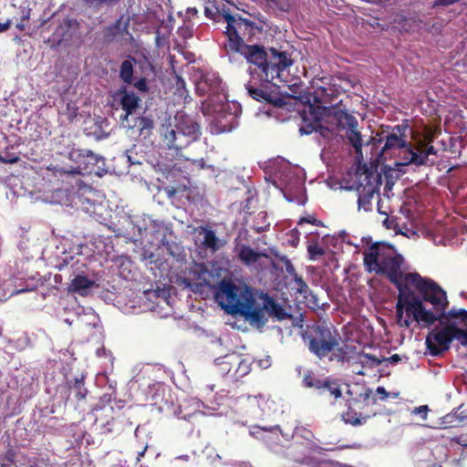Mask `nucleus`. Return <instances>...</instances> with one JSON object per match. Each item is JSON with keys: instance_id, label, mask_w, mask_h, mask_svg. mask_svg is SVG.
<instances>
[{"instance_id": "052dcab7", "label": "nucleus", "mask_w": 467, "mask_h": 467, "mask_svg": "<svg viewBox=\"0 0 467 467\" xmlns=\"http://www.w3.org/2000/svg\"><path fill=\"white\" fill-rule=\"evenodd\" d=\"M10 26H11V21L10 20H7L4 24L0 23V32H4V31L7 30L10 27Z\"/></svg>"}, {"instance_id": "09e8293b", "label": "nucleus", "mask_w": 467, "mask_h": 467, "mask_svg": "<svg viewBox=\"0 0 467 467\" xmlns=\"http://www.w3.org/2000/svg\"><path fill=\"white\" fill-rule=\"evenodd\" d=\"M29 21L28 16H22L21 20L16 24V28L19 31H24Z\"/></svg>"}, {"instance_id": "39448f33", "label": "nucleus", "mask_w": 467, "mask_h": 467, "mask_svg": "<svg viewBox=\"0 0 467 467\" xmlns=\"http://www.w3.org/2000/svg\"><path fill=\"white\" fill-rule=\"evenodd\" d=\"M363 264L368 273L385 275L401 295L408 286L407 275L401 269L404 257L393 245L376 242L362 253Z\"/></svg>"}, {"instance_id": "9b49d317", "label": "nucleus", "mask_w": 467, "mask_h": 467, "mask_svg": "<svg viewBox=\"0 0 467 467\" xmlns=\"http://www.w3.org/2000/svg\"><path fill=\"white\" fill-rule=\"evenodd\" d=\"M371 393L370 389H365L356 397L348 399V410L342 413V420L346 423L359 426L375 415L371 407L376 403V399L371 397Z\"/></svg>"}, {"instance_id": "ea45409f", "label": "nucleus", "mask_w": 467, "mask_h": 467, "mask_svg": "<svg viewBox=\"0 0 467 467\" xmlns=\"http://www.w3.org/2000/svg\"><path fill=\"white\" fill-rule=\"evenodd\" d=\"M314 122H311V123H306L303 126L300 127L299 129V132L303 135H309L311 134L313 131H317V123L319 121V118L315 115L314 116Z\"/></svg>"}, {"instance_id": "6e6552de", "label": "nucleus", "mask_w": 467, "mask_h": 467, "mask_svg": "<svg viewBox=\"0 0 467 467\" xmlns=\"http://www.w3.org/2000/svg\"><path fill=\"white\" fill-rule=\"evenodd\" d=\"M304 339L308 350L320 360L328 358L329 361L344 362L348 358L338 332L325 324L308 327Z\"/></svg>"}, {"instance_id": "393cba45", "label": "nucleus", "mask_w": 467, "mask_h": 467, "mask_svg": "<svg viewBox=\"0 0 467 467\" xmlns=\"http://www.w3.org/2000/svg\"><path fill=\"white\" fill-rule=\"evenodd\" d=\"M95 281L88 279L86 275H78L70 285V289L82 296L88 295L89 288L94 286Z\"/></svg>"}, {"instance_id": "1a4fd4ad", "label": "nucleus", "mask_w": 467, "mask_h": 467, "mask_svg": "<svg viewBox=\"0 0 467 467\" xmlns=\"http://www.w3.org/2000/svg\"><path fill=\"white\" fill-rule=\"evenodd\" d=\"M441 328L432 329L426 337V346L431 356L437 357L449 350L451 343L456 339L463 347H467V328H460L459 319H443Z\"/></svg>"}, {"instance_id": "c85d7f7f", "label": "nucleus", "mask_w": 467, "mask_h": 467, "mask_svg": "<svg viewBox=\"0 0 467 467\" xmlns=\"http://www.w3.org/2000/svg\"><path fill=\"white\" fill-rule=\"evenodd\" d=\"M346 136L350 145L354 148L355 152L358 155H361L362 138L360 132L358 130V126H355V128H348Z\"/></svg>"}, {"instance_id": "c756f323", "label": "nucleus", "mask_w": 467, "mask_h": 467, "mask_svg": "<svg viewBox=\"0 0 467 467\" xmlns=\"http://www.w3.org/2000/svg\"><path fill=\"white\" fill-rule=\"evenodd\" d=\"M133 61L134 58L130 57V58L124 60L119 68V78L126 84H132L133 82Z\"/></svg>"}, {"instance_id": "de8ad7c7", "label": "nucleus", "mask_w": 467, "mask_h": 467, "mask_svg": "<svg viewBox=\"0 0 467 467\" xmlns=\"http://www.w3.org/2000/svg\"><path fill=\"white\" fill-rule=\"evenodd\" d=\"M451 441L467 448V435L462 434L459 436L452 437Z\"/></svg>"}, {"instance_id": "f03ea898", "label": "nucleus", "mask_w": 467, "mask_h": 467, "mask_svg": "<svg viewBox=\"0 0 467 467\" xmlns=\"http://www.w3.org/2000/svg\"><path fill=\"white\" fill-rule=\"evenodd\" d=\"M257 303L253 289L245 285H236L231 280H222L215 293V299L227 314L244 317L251 325L265 324V311L283 320L288 317L284 307L266 294Z\"/></svg>"}, {"instance_id": "6ab92c4d", "label": "nucleus", "mask_w": 467, "mask_h": 467, "mask_svg": "<svg viewBox=\"0 0 467 467\" xmlns=\"http://www.w3.org/2000/svg\"><path fill=\"white\" fill-rule=\"evenodd\" d=\"M317 393L329 400L331 404H335L336 401L342 397V389L339 379L332 377H326Z\"/></svg>"}, {"instance_id": "7c9ffc66", "label": "nucleus", "mask_w": 467, "mask_h": 467, "mask_svg": "<svg viewBox=\"0 0 467 467\" xmlns=\"http://www.w3.org/2000/svg\"><path fill=\"white\" fill-rule=\"evenodd\" d=\"M132 127H136L140 130V135L147 137L150 134L154 123L149 117H138Z\"/></svg>"}, {"instance_id": "5701e85b", "label": "nucleus", "mask_w": 467, "mask_h": 467, "mask_svg": "<svg viewBox=\"0 0 467 467\" xmlns=\"http://www.w3.org/2000/svg\"><path fill=\"white\" fill-rule=\"evenodd\" d=\"M78 23L76 19H66L64 24L59 25L55 32L52 35V39L49 41L57 44V46H60L62 42L68 41L71 37L70 34H68V29L72 26H78Z\"/></svg>"}, {"instance_id": "f257e3e1", "label": "nucleus", "mask_w": 467, "mask_h": 467, "mask_svg": "<svg viewBox=\"0 0 467 467\" xmlns=\"http://www.w3.org/2000/svg\"><path fill=\"white\" fill-rule=\"evenodd\" d=\"M407 283L396 304L397 324L400 327H410V318L425 327L436 321L443 324V319H459L467 327V310L452 307L446 311L449 305L446 292L434 281L415 272L409 273Z\"/></svg>"}, {"instance_id": "423d86ee", "label": "nucleus", "mask_w": 467, "mask_h": 467, "mask_svg": "<svg viewBox=\"0 0 467 467\" xmlns=\"http://www.w3.org/2000/svg\"><path fill=\"white\" fill-rule=\"evenodd\" d=\"M231 53L240 54L248 63L254 65L259 78L264 80L280 78L282 72L294 64L289 52L275 47L266 49L262 45L242 46L240 50H234Z\"/></svg>"}, {"instance_id": "4c0bfd02", "label": "nucleus", "mask_w": 467, "mask_h": 467, "mask_svg": "<svg viewBox=\"0 0 467 467\" xmlns=\"http://www.w3.org/2000/svg\"><path fill=\"white\" fill-rule=\"evenodd\" d=\"M269 6L279 11H288L292 6V0H266Z\"/></svg>"}, {"instance_id": "a18cd8bd", "label": "nucleus", "mask_w": 467, "mask_h": 467, "mask_svg": "<svg viewBox=\"0 0 467 467\" xmlns=\"http://www.w3.org/2000/svg\"><path fill=\"white\" fill-rule=\"evenodd\" d=\"M307 223L313 225L319 226L322 224L321 221L317 220L315 216L309 215L308 217H303L299 220L298 224Z\"/></svg>"}, {"instance_id": "cd10ccee", "label": "nucleus", "mask_w": 467, "mask_h": 467, "mask_svg": "<svg viewBox=\"0 0 467 467\" xmlns=\"http://www.w3.org/2000/svg\"><path fill=\"white\" fill-rule=\"evenodd\" d=\"M289 90L291 94L283 95L285 99H295L302 103L310 105V96L309 93L304 89H302V83H295L289 86ZM286 102V100H285Z\"/></svg>"}, {"instance_id": "4468645a", "label": "nucleus", "mask_w": 467, "mask_h": 467, "mask_svg": "<svg viewBox=\"0 0 467 467\" xmlns=\"http://www.w3.org/2000/svg\"><path fill=\"white\" fill-rule=\"evenodd\" d=\"M408 129V125L395 126L392 131L386 136V141L380 152L384 159H387L389 155L392 156L398 153L400 156L401 161L395 162L396 165H404L403 157H407V150H412V146L408 142L405 135Z\"/></svg>"}, {"instance_id": "72a5a7b5", "label": "nucleus", "mask_w": 467, "mask_h": 467, "mask_svg": "<svg viewBox=\"0 0 467 467\" xmlns=\"http://www.w3.org/2000/svg\"><path fill=\"white\" fill-rule=\"evenodd\" d=\"M169 140L170 147L174 148L176 150H182L187 147L192 141H188L187 138L179 139L177 136L176 130H171L170 137H167Z\"/></svg>"}, {"instance_id": "f3484780", "label": "nucleus", "mask_w": 467, "mask_h": 467, "mask_svg": "<svg viewBox=\"0 0 467 467\" xmlns=\"http://www.w3.org/2000/svg\"><path fill=\"white\" fill-rule=\"evenodd\" d=\"M437 153L434 146L431 144H419L416 150H407V157H403V164H415L416 166L425 165L428 157Z\"/></svg>"}, {"instance_id": "0e129e2a", "label": "nucleus", "mask_w": 467, "mask_h": 467, "mask_svg": "<svg viewBox=\"0 0 467 467\" xmlns=\"http://www.w3.org/2000/svg\"><path fill=\"white\" fill-rule=\"evenodd\" d=\"M27 291H29V288L27 286H26L24 288L17 289V290H15L14 292H11V296L17 295V294H20V293H23V292H27Z\"/></svg>"}, {"instance_id": "e2e57ef3", "label": "nucleus", "mask_w": 467, "mask_h": 467, "mask_svg": "<svg viewBox=\"0 0 467 467\" xmlns=\"http://www.w3.org/2000/svg\"><path fill=\"white\" fill-rule=\"evenodd\" d=\"M187 14L190 16H197L198 15V9L196 7H188L187 8Z\"/></svg>"}, {"instance_id": "b1692460", "label": "nucleus", "mask_w": 467, "mask_h": 467, "mask_svg": "<svg viewBox=\"0 0 467 467\" xmlns=\"http://www.w3.org/2000/svg\"><path fill=\"white\" fill-rule=\"evenodd\" d=\"M199 233L203 234L202 244L205 249L216 252L222 247V244L212 227L208 225L201 226Z\"/></svg>"}, {"instance_id": "2eb2a0df", "label": "nucleus", "mask_w": 467, "mask_h": 467, "mask_svg": "<svg viewBox=\"0 0 467 467\" xmlns=\"http://www.w3.org/2000/svg\"><path fill=\"white\" fill-rule=\"evenodd\" d=\"M130 16L121 15L115 22L102 28V40L106 44L120 42L131 45L134 42V36L130 32Z\"/></svg>"}, {"instance_id": "49530a36", "label": "nucleus", "mask_w": 467, "mask_h": 467, "mask_svg": "<svg viewBox=\"0 0 467 467\" xmlns=\"http://www.w3.org/2000/svg\"><path fill=\"white\" fill-rule=\"evenodd\" d=\"M296 281L298 284L297 291L300 294L306 295L309 292L307 284L302 278H296Z\"/></svg>"}, {"instance_id": "f704fd0d", "label": "nucleus", "mask_w": 467, "mask_h": 467, "mask_svg": "<svg viewBox=\"0 0 467 467\" xmlns=\"http://www.w3.org/2000/svg\"><path fill=\"white\" fill-rule=\"evenodd\" d=\"M174 86H175L174 94L178 98L183 99L184 103H186V100H187V98L189 97V95H188V90L186 89L185 81L181 76H179L177 74L175 75Z\"/></svg>"}, {"instance_id": "9d476101", "label": "nucleus", "mask_w": 467, "mask_h": 467, "mask_svg": "<svg viewBox=\"0 0 467 467\" xmlns=\"http://www.w3.org/2000/svg\"><path fill=\"white\" fill-rule=\"evenodd\" d=\"M380 177L369 171L366 166L358 167L355 172L353 183L350 189H355L358 193V208L365 211L371 210V201L375 193L379 192Z\"/></svg>"}, {"instance_id": "e433bc0d", "label": "nucleus", "mask_w": 467, "mask_h": 467, "mask_svg": "<svg viewBox=\"0 0 467 467\" xmlns=\"http://www.w3.org/2000/svg\"><path fill=\"white\" fill-rule=\"evenodd\" d=\"M31 467H54L47 451L40 452L33 458Z\"/></svg>"}, {"instance_id": "a211bd4d", "label": "nucleus", "mask_w": 467, "mask_h": 467, "mask_svg": "<svg viewBox=\"0 0 467 467\" xmlns=\"http://www.w3.org/2000/svg\"><path fill=\"white\" fill-rule=\"evenodd\" d=\"M222 79L216 73H205L196 82V92L201 95L217 94L221 90Z\"/></svg>"}, {"instance_id": "20e7f679", "label": "nucleus", "mask_w": 467, "mask_h": 467, "mask_svg": "<svg viewBox=\"0 0 467 467\" xmlns=\"http://www.w3.org/2000/svg\"><path fill=\"white\" fill-rule=\"evenodd\" d=\"M204 15L215 22H225L224 34L227 42L224 44L226 51L240 50L242 46H246L245 41H253L254 37L263 34L267 27V19L258 13L251 15L253 19L244 18L230 13V9L224 5L222 8L216 5L215 0L205 4Z\"/></svg>"}, {"instance_id": "6e6d98bb", "label": "nucleus", "mask_w": 467, "mask_h": 467, "mask_svg": "<svg viewBox=\"0 0 467 467\" xmlns=\"http://www.w3.org/2000/svg\"><path fill=\"white\" fill-rule=\"evenodd\" d=\"M400 359H401V358H400V355H398V354H393V355H391V356H390L387 360H388L390 364L395 365V364H397L398 362H400Z\"/></svg>"}, {"instance_id": "338daca9", "label": "nucleus", "mask_w": 467, "mask_h": 467, "mask_svg": "<svg viewBox=\"0 0 467 467\" xmlns=\"http://www.w3.org/2000/svg\"><path fill=\"white\" fill-rule=\"evenodd\" d=\"M113 420H114V418H113V417H111L109 420H106V421H105V423H104V424H105V425H109V424H110V422H111Z\"/></svg>"}, {"instance_id": "c03bdc74", "label": "nucleus", "mask_w": 467, "mask_h": 467, "mask_svg": "<svg viewBox=\"0 0 467 467\" xmlns=\"http://www.w3.org/2000/svg\"><path fill=\"white\" fill-rule=\"evenodd\" d=\"M364 358L366 359L365 362L369 363L371 367H377L381 364V360L371 354H365Z\"/></svg>"}, {"instance_id": "603ef678", "label": "nucleus", "mask_w": 467, "mask_h": 467, "mask_svg": "<svg viewBox=\"0 0 467 467\" xmlns=\"http://www.w3.org/2000/svg\"><path fill=\"white\" fill-rule=\"evenodd\" d=\"M460 1L461 0H435L433 6H449Z\"/></svg>"}, {"instance_id": "a19ab883", "label": "nucleus", "mask_w": 467, "mask_h": 467, "mask_svg": "<svg viewBox=\"0 0 467 467\" xmlns=\"http://www.w3.org/2000/svg\"><path fill=\"white\" fill-rule=\"evenodd\" d=\"M457 421L460 420L454 414H447L441 419V424L444 425L445 429L454 427Z\"/></svg>"}, {"instance_id": "7ed1b4c3", "label": "nucleus", "mask_w": 467, "mask_h": 467, "mask_svg": "<svg viewBox=\"0 0 467 467\" xmlns=\"http://www.w3.org/2000/svg\"><path fill=\"white\" fill-rule=\"evenodd\" d=\"M69 158L77 167L71 170L47 167L41 169L37 177L34 178V188L38 192L48 193L61 191H68L65 183L69 184V179L75 178L77 174L99 175L104 171V159L87 149H73L69 152Z\"/></svg>"}, {"instance_id": "864d4df0", "label": "nucleus", "mask_w": 467, "mask_h": 467, "mask_svg": "<svg viewBox=\"0 0 467 467\" xmlns=\"http://www.w3.org/2000/svg\"><path fill=\"white\" fill-rule=\"evenodd\" d=\"M114 403H115V406H111V405L109 406V410H112V411L115 410V408H116L118 410H122V409L124 408V406H125V402H124L123 400H115V402H114Z\"/></svg>"}, {"instance_id": "dca6fc26", "label": "nucleus", "mask_w": 467, "mask_h": 467, "mask_svg": "<svg viewBox=\"0 0 467 467\" xmlns=\"http://www.w3.org/2000/svg\"><path fill=\"white\" fill-rule=\"evenodd\" d=\"M115 96L121 109L124 111V114L120 116V119L122 121L128 120L129 117L140 108L141 99L127 87H120Z\"/></svg>"}, {"instance_id": "c9c22d12", "label": "nucleus", "mask_w": 467, "mask_h": 467, "mask_svg": "<svg viewBox=\"0 0 467 467\" xmlns=\"http://www.w3.org/2000/svg\"><path fill=\"white\" fill-rule=\"evenodd\" d=\"M83 4L95 11H99L104 5L113 6L119 0H81Z\"/></svg>"}, {"instance_id": "aec40b11", "label": "nucleus", "mask_w": 467, "mask_h": 467, "mask_svg": "<svg viewBox=\"0 0 467 467\" xmlns=\"http://www.w3.org/2000/svg\"><path fill=\"white\" fill-rule=\"evenodd\" d=\"M177 136L179 139L187 138L188 141H195L201 136L200 125L189 117L182 118L176 126Z\"/></svg>"}, {"instance_id": "2f4dec72", "label": "nucleus", "mask_w": 467, "mask_h": 467, "mask_svg": "<svg viewBox=\"0 0 467 467\" xmlns=\"http://www.w3.org/2000/svg\"><path fill=\"white\" fill-rule=\"evenodd\" d=\"M84 379L85 377L81 376L80 378H75L73 382H67L68 389H75V396L78 400H84L88 392V389L85 388Z\"/></svg>"}, {"instance_id": "4d7b16f0", "label": "nucleus", "mask_w": 467, "mask_h": 467, "mask_svg": "<svg viewBox=\"0 0 467 467\" xmlns=\"http://www.w3.org/2000/svg\"><path fill=\"white\" fill-rule=\"evenodd\" d=\"M377 392H378L379 394H381V395H382V396L380 397V399H381V400H385V399H387V398H388V396H389L388 391H387V390L385 389V388H383V387H378V389H377Z\"/></svg>"}, {"instance_id": "4be33fe9", "label": "nucleus", "mask_w": 467, "mask_h": 467, "mask_svg": "<svg viewBox=\"0 0 467 467\" xmlns=\"http://www.w3.org/2000/svg\"><path fill=\"white\" fill-rule=\"evenodd\" d=\"M235 253L239 260L245 265L255 264L261 257L267 256L266 254L258 253L247 244H241L236 246Z\"/></svg>"}, {"instance_id": "37998d69", "label": "nucleus", "mask_w": 467, "mask_h": 467, "mask_svg": "<svg viewBox=\"0 0 467 467\" xmlns=\"http://www.w3.org/2000/svg\"><path fill=\"white\" fill-rule=\"evenodd\" d=\"M134 87L141 92H147L149 90L148 82L145 78H140L139 80H137L134 83Z\"/></svg>"}, {"instance_id": "58836bf2", "label": "nucleus", "mask_w": 467, "mask_h": 467, "mask_svg": "<svg viewBox=\"0 0 467 467\" xmlns=\"http://www.w3.org/2000/svg\"><path fill=\"white\" fill-rule=\"evenodd\" d=\"M307 253L311 260H315L317 256L325 254V249L318 244H312L307 246Z\"/></svg>"}, {"instance_id": "79ce46f5", "label": "nucleus", "mask_w": 467, "mask_h": 467, "mask_svg": "<svg viewBox=\"0 0 467 467\" xmlns=\"http://www.w3.org/2000/svg\"><path fill=\"white\" fill-rule=\"evenodd\" d=\"M19 161V157L10 153V152H5L4 154L0 153V162L1 163H16Z\"/></svg>"}, {"instance_id": "5fc2aeb1", "label": "nucleus", "mask_w": 467, "mask_h": 467, "mask_svg": "<svg viewBox=\"0 0 467 467\" xmlns=\"http://www.w3.org/2000/svg\"><path fill=\"white\" fill-rule=\"evenodd\" d=\"M262 430L264 431H269V432L275 433V435H278V433H281V430H280L279 426H277V425L275 427H271V428L263 427Z\"/></svg>"}, {"instance_id": "680f3d73", "label": "nucleus", "mask_w": 467, "mask_h": 467, "mask_svg": "<svg viewBox=\"0 0 467 467\" xmlns=\"http://www.w3.org/2000/svg\"><path fill=\"white\" fill-rule=\"evenodd\" d=\"M101 402L103 403H110L111 402V396L109 394H104L101 399Z\"/></svg>"}, {"instance_id": "13d9d810", "label": "nucleus", "mask_w": 467, "mask_h": 467, "mask_svg": "<svg viewBox=\"0 0 467 467\" xmlns=\"http://www.w3.org/2000/svg\"><path fill=\"white\" fill-rule=\"evenodd\" d=\"M150 389H154L157 392L158 391H163L164 390V384L161 382H155L152 384V386L150 387Z\"/></svg>"}, {"instance_id": "774afa93", "label": "nucleus", "mask_w": 467, "mask_h": 467, "mask_svg": "<svg viewBox=\"0 0 467 467\" xmlns=\"http://www.w3.org/2000/svg\"><path fill=\"white\" fill-rule=\"evenodd\" d=\"M198 162H199V166H200L201 168H204V161H203V160H202V159L201 161H199Z\"/></svg>"}, {"instance_id": "0eeeda50", "label": "nucleus", "mask_w": 467, "mask_h": 467, "mask_svg": "<svg viewBox=\"0 0 467 467\" xmlns=\"http://www.w3.org/2000/svg\"><path fill=\"white\" fill-rule=\"evenodd\" d=\"M292 438L293 442L279 455L283 467H319L321 462L316 455L326 449L314 441V433L306 428H296Z\"/></svg>"}, {"instance_id": "3c124183", "label": "nucleus", "mask_w": 467, "mask_h": 467, "mask_svg": "<svg viewBox=\"0 0 467 467\" xmlns=\"http://www.w3.org/2000/svg\"><path fill=\"white\" fill-rule=\"evenodd\" d=\"M67 119L72 121L77 117L78 109L76 107H70V104H67Z\"/></svg>"}, {"instance_id": "a878e982", "label": "nucleus", "mask_w": 467, "mask_h": 467, "mask_svg": "<svg viewBox=\"0 0 467 467\" xmlns=\"http://www.w3.org/2000/svg\"><path fill=\"white\" fill-rule=\"evenodd\" d=\"M332 116L337 121V126L341 129L355 128V126H358L357 119L345 110L334 109Z\"/></svg>"}, {"instance_id": "412c9836", "label": "nucleus", "mask_w": 467, "mask_h": 467, "mask_svg": "<svg viewBox=\"0 0 467 467\" xmlns=\"http://www.w3.org/2000/svg\"><path fill=\"white\" fill-rule=\"evenodd\" d=\"M279 180L282 185L281 190L285 195L300 191L303 185L301 179L295 175L290 169L284 171L280 174Z\"/></svg>"}, {"instance_id": "8fccbe9b", "label": "nucleus", "mask_w": 467, "mask_h": 467, "mask_svg": "<svg viewBox=\"0 0 467 467\" xmlns=\"http://www.w3.org/2000/svg\"><path fill=\"white\" fill-rule=\"evenodd\" d=\"M429 409L428 406H420L414 409L413 413L420 414L423 420L427 419Z\"/></svg>"}, {"instance_id": "473e14b6", "label": "nucleus", "mask_w": 467, "mask_h": 467, "mask_svg": "<svg viewBox=\"0 0 467 467\" xmlns=\"http://www.w3.org/2000/svg\"><path fill=\"white\" fill-rule=\"evenodd\" d=\"M439 134H441L440 128L425 126L422 131V139L419 144H431Z\"/></svg>"}, {"instance_id": "f8f14e48", "label": "nucleus", "mask_w": 467, "mask_h": 467, "mask_svg": "<svg viewBox=\"0 0 467 467\" xmlns=\"http://www.w3.org/2000/svg\"><path fill=\"white\" fill-rule=\"evenodd\" d=\"M260 83L252 78L245 84L248 95L254 100L281 108L286 104L285 97L276 85L271 84L273 80H264L260 78Z\"/></svg>"}, {"instance_id": "69168bd1", "label": "nucleus", "mask_w": 467, "mask_h": 467, "mask_svg": "<svg viewBox=\"0 0 467 467\" xmlns=\"http://www.w3.org/2000/svg\"><path fill=\"white\" fill-rule=\"evenodd\" d=\"M322 94H323L324 96H331V97H334V95H333V94H328V93H327V88H323Z\"/></svg>"}, {"instance_id": "bb28decb", "label": "nucleus", "mask_w": 467, "mask_h": 467, "mask_svg": "<svg viewBox=\"0 0 467 467\" xmlns=\"http://www.w3.org/2000/svg\"><path fill=\"white\" fill-rule=\"evenodd\" d=\"M324 379H326L325 376L319 375L312 369H306L304 372L302 384L305 388L313 389L317 392L324 382Z\"/></svg>"}, {"instance_id": "bf43d9fd", "label": "nucleus", "mask_w": 467, "mask_h": 467, "mask_svg": "<svg viewBox=\"0 0 467 467\" xmlns=\"http://www.w3.org/2000/svg\"><path fill=\"white\" fill-rule=\"evenodd\" d=\"M317 131L322 135L325 136L327 132L329 131V130L326 127H323L319 122L317 123Z\"/></svg>"}, {"instance_id": "ddd939ff", "label": "nucleus", "mask_w": 467, "mask_h": 467, "mask_svg": "<svg viewBox=\"0 0 467 467\" xmlns=\"http://www.w3.org/2000/svg\"><path fill=\"white\" fill-rule=\"evenodd\" d=\"M218 372L232 380L238 381L251 371L252 359L233 352L215 359Z\"/></svg>"}]
</instances>
